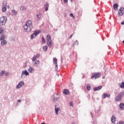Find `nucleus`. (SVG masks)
<instances>
[{
    "mask_svg": "<svg viewBox=\"0 0 124 124\" xmlns=\"http://www.w3.org/2000/svg\"><path fill=\"white\" fill-rule=\"evenodd\" d=\"M23 28L25 31L30 32L32 30V21L31 20L27 21L25 25H24Z\"/></svg>",
    "mask_w": 124,
    "mask_h": 124,
    "instance_id": "obj_1",
    "label": "nucleus"
},
{
    "mask_svg": "<svg viewBox=\"0 0 124 124\" xmlns=\"http://www.w3.org/2000/svg\"><path fill=\"white\" fill-rule=\"evenodd\" d=\"M124 95V91L120 92L118 95L115 98V101L116 102H120L123 100Z\"/></svg>",
    "mask_w": 124,
    "mask_h": 124,
    "instance_id": "obj_2",
    "label": "nucleus"
},
{
    "mask_svg": "<svg viewBox=\"0 0 124 124\" xmlns=\"http://www.w3.org/2000/svg\"><path fill=\"white\" fill-rule=\"evenodd\" d=\"M7 22V17L2 16L0 17V26H4Z\"/></svg>",
    "mask_w": 124,
    "mask_h": 124,
    "instance_id": "obj_3",
    "label": "nucleus"
},
{
    "mask_svg": "<svg viewBox=\"0 0 124 124\" xmlns=\"http://www.w3.org/2000/svg\"><path fill=\"white\" fill-rule=\"evenodd\" d=\"M40 33V31L39 30H37L35 31H34V33L31 35V39H33V38H35L38 34Z\"/></svg>",
    "mask_w": 124,
    "mask_h": 124,
    "instance_id": "obj_4",
    "label": "nucleus"
},
{
    "mask_svg": "<svg viewBox=\"0 0 124 124\" xmlns=\"http://www.w3.org/2000/svg\"><path fill=\"white\" fill-rule=\"evenodd\" d=\"M100 73H94L91 77V79H97L100 77Z\"/></svg>",
    "mask_w": 124,
    "mask_h": 124,
    "instance_id": "obj_5",
    "label": "nucleus"
},
{
    "mask_svg": "<svg viewBox=\"0 0 124 124\" xmlns=\"http://www.w3.org/2000/svg\"><path fill=\"white\" fill-rule=\"evenodd\" d=\"M53 99L52 100L53 102H56L60 99V95L58 94H54L53 95Z\"/></svg>",
    "mask_w": 124,
    "mask_h": 124,
    "instance_id": "obj_6",
    "label": "nucleus"
},
{
    "mask_svg": "<svg viewBox=\"0 0 124 124\" xmlns=\"http://www.w3.org/2000/svg\"><path fill=\"white\" fill-rule=\"evenodd\" d=\"M123 14H124V8L121 7L120 8L119 11L118 12V17L123 16Z\"/></svg>",
    "mask_w": 124,
    "mask_h": 124,
    "instance_id": "obj_7",
    "label": "nucleus"
},
{
    "mask_svg": "<svg viewBox=\"0 0 124 124\" xmlns=\"http://www.w3.org/2000/svg\"><path fill=\"white\" fill-rule=\"evenodd\" d=\"M53 63L55 65V70H58V59L56 58H53Z\"/></svg>",
    "mask_w": 124,
    "mask_h": 124,
    "instance_id": "obj_8",
    "label": "nucleus"
},
{
    "mask_svg": "<svg viewBox=\"0 0 124 124\" xmlns=\"http://www.w3.org/2000/svg\"><path fill=\"white\" fill-rule=\"evenodd\" d=\"M24 85H25V83L24 82V81H20L16 86V89H20V88H22V87H23Z\"/></svg>",
    "mask_w": 124,
    "mask_h": 124,
    "instance_id": "obj_9",
    "label": "nucleus"
},
{
    "mask_svg": "<svg viewBox=\"0 0 124 124\" xmlns=\"http://www.w3.org/2000/svg\"><path fill=\"white\" fill-rule=\"evenodd\" d=\"M21 74V78H25L23 77V75H26V76H28V75H29V72H28V71H27V70L22 71Z\"/></svg>",
    "mask_w": 124,
    "mask_h": 124,
    "instance_id": "obj_10",
    "label": "nucleus"
},
{
    "mask_svg": "<svg viewBox=\"0 0 124 124\" xmlns=\"http://www.w3.org/2000/svg\"><path fill=\"white\" fill-rule=\"evenodd\" d=\"M111 95H110V94H108L107 93H105L103 94V96L102 98H103V99H105V98H106V97H108V98H109V97H110Z\"/></svg>",
    "mask_w": 124,
    "mask_h": 124,
    "instance_id": "obj_11",
    "label": "nucleus"
},
{
    "mask_svg": "<svg viewBox=\"0 0 124 124\" xmlns=\"http://www.w3.org/2000/svg\"><path fill=\"white\" fill-rule=\"evenodd\" d=\"M102 89V86H99L97 87H94L93 88V91L94 92H96V91H100Z\"/></svg>",
    "mask_w": 124,
    "mask_h": 124,
    "instance_id": "obj_12",
    "label": "nucleus"
},
{
    "mask_svg": "<svg viewBox=\"0 0 124 124\" xmlns=\"http://www.w3.org/2000/svg\"><path fill=\"white\" fill-rule=\"evenodd\" d=\"M63 93L65 95H68V94H69V91L67 89H64Z\"/></svg>",
    "mask_w": 124,
    "mask_h": 124,
    "instance_id": "obj_13",
    "label": "nucleus"
},
{
    "mask_svg": "<svg viewBox=\"0 0 124 124\" xmlns=\"http://www.w3.org/2000/svg\"><path fill=\"white\" fill-rule=\"evenodd\" d=\"M6 44H7V42H6V40H4L1 41V46H5V45H6Z\"/></svg>",
    "mask_w": 124,
    "mask_h": 124,
    "instance_id": "obj_14",
    "label": "nucleus"
},
{
    "mask_svg": "<svg viewBox=\"0 0 124 124\" xmlns=\"http://www.w3.org/2000/svg\"><path fill=\"white\" fill-rule=\"evenodd\" d=\"M40 63V61L39 60H37L35 62V63L34 64V66H36V67H37L38 66V65Z\"/></svg>",
    "mask_w": 124,
    "mask_h": 124,
    "instance_id": "obj_15",
    "label": "nucleus"
},
{
    "mask_svg": "<svg viewBox=\"0 0 124 124\" xmlns=\"http://www.w3.org/2000/svg\"><path fill=\"white\" fill-rule=\"evenodd\" d=\"M41 17H42V14H39L37 15V21H39L41 19Z\"/></svg>",
    "mask_w": 124,
    "mask_h": 124,
    "instance_id": "obj_16",
    "label": "nucleus"
},
{
    "mask_svg": "<svg viewBox=\"0 0 124 124\" xmlns=\"http://www.w3.org/2000/svg\"><path fill=\"white\" fill-rule=\"evenodd\" d=\"M119 107L121 110H124V104L123 103H120Z\"/></svg>",
    "mask_w": 124,
    "mask_h": 124,
    "instance_id": "obj_17",
    "label": "nucleus"
},
{
    "mask_svg": "<svg viewBox=\"0 0 124 124\" xmlns=\"http://www.w3.org/2000/svg\"><path fill=\"white\" fill-rule=\"evenodd\" d=\"M48 7H49V3H46V4L45 5V11H48Z\"/></svg>",
    "mask_w": 124,
    "mask_h": 124,
    "instance_id": "obj_18",
    "label": "nucleus"
},
{
    "mask_svg": "<svg viewBox=\"0 0 124 124\" xmlns=\"http://www.w3.org/2000/svg\"><path fill=\"white\" fill-rule=\"evenodd\" d=\"M118 6H119V5H118V4L115 3L113 5V9H114V10H117L118 9Z\"/></svg>",
    "mask_w": 124,
    "mask_h": 124,
    "instance_id": "obj_19",
    "label": "nucleus"
},
{
    "mask_svg": "<svg viewBox=\"0 0 124 124\" xmlns=\"http://www.w3.org/2000/svg\"><path fill=\"white\" fill-rule=\"evenodd\" d=\"M111 123H112V124H114V123H115V122L116 121V118L115 117V116H112L111 117Z\"/></svg>",
    "mask_w": 124,
    "mask_h": 124,
    "instance_id": "obj_20",
    "label": "nucleus"
},
{
    "mask_svg": "<svg viewBox=\"0 0 124 124\" xmlns=\"http://www.w3.org/2000/svg\"><path fill=\"white\" fill-rule=\"evenodd\" d=\"M52 40L47 41V46L48 47H51V46H52Z\"/></svg>",
    "mask_w": 124,
    "mask_h": 124,
    "instance_id": "obj_21",
    "label": "nucleus"
},
{
    "mask_svg": "<svg viewBox=\"0 0 124 124\" xmlns=\"http://www.w3.org/2000/svg\"><path fill=\"white\" fill-rule=\"evenodd\" d=\"M34 70V69H33L31 67H30V68L28 69V71H29L30 73H32Z\"/></svg>",
    "mask_w": 124,
    "mask_h": 124,
    "instance_id": "obj_22",
    "label": "nucleus"
},
{
    "mask_svg": "<svg viewBox=\"0 0 124 124\" xmlns=\"http://www.w3.org/2000/svg\"><path fill=\"white\" fill-rule=\"evenodd\" d=\"M119 86H120V88L121 89H124V82H123L121 84L119 83Z\"/></svg>",
    "mask_w": 124,
    "mask_h": 124,
    "instance_id": "obj_23",
    "label": "nucleus"
},
{
    "mask_svg": "<svg viewBox=\"0 0 124 124\" xmlns=\"http://www.w3.org/2000/svg\"><path fill=\"white\" fill-rule=\"evenodd\" d=\"M86 89L87 90V91H91V89H92V87H91V85L90 84H87V86H86Z\"/></svg>",
    "mask_w": 124,
    "mask_h": 124,
    "instance_id": "obj_24",
    "label": "nucleus"
},
{
    "mask_svg": "<svg viewBox=\"0 0 124 124\" xmlns=\"http://www.w3.org/2000/svg\"><path fill=\"white\" fill-rule=\"evenodd\" d=\"M55 113L56 115H59V111H60V108H55Z\"/></svg>",
    "mask_w": 124,
    "mask_h": 124,
    "instance_id": "obj_25",
    "label": "nucleus"
},
{
    "mask_svg": "<svg viewBox=\"0 0 124 124\" xmlns=\"http://www.w3.org/2000/svg\"><path fill=\"white\" fill-rule=\"evenodd\" d=\"M20 10H22V11H26V7L24 6H21L20 7Z\"/></svg>",
    "mask_w": 124,
    "mask_h": 124,
    "instance_id": "obj_26",
    "label": "nucleus"
},
{
    "mask_svg": "<svg viewBox=\"0 0 124 124\" xmlns=\"http://www.w3.org/2000/svg\"><path fill=\"white\" fill-rule=\"evenodd\" d=\"M2 4H3L2 7H5L6 5H7V2H6V1H3L2 2Z\"/></svg>",
    "mask_w": 124,
    "mask_h": 124,
    "instance_id": "obj_27",
    "label": "nucleus"
},
{
    "mask_svg": "<svg viewBox=\"0 0 124 124\" xmlns=\"http://www.w3.org/2000/svg\"><path fill=\"white\" fill-rule=\"evenodd\" d=\"M4 39H5V35L3 34L0 37V41H2V40H5Z\"/></svg>",
    "mask_w": 124,
    "mask_h": 124,
    "instance_id": "obj_28",
    "label": "nucleus"
},
{
    "mask_svg": "<svg viewBox=\"0 0 124 124\" xmlns=\"http://www.w3.org/2000/svg\"><path fill=\"white\" fill-rule=\"evenodd\" d=\"M3 74H5V71L2 70L1 72L0 73V77H1Z\"/></svg>",
    "mask_w": 124,
    "mask_h": 124,
    "instance_id": "obj_29",
    "label": "nucleus"
},
{
    "mask_svg": "<svg viewBox=\"0 0 124 124\" xmlns=\"http://www.w3.org/2000/svg\"><path fill=\"white\" fill-rule=\"evenodd\" d=\"M12 13H13L14 15H17V12H16L15 10H13L12 11Z\"/></svg>",
    "mask_w": 124,
    "mask_h": 124,
    "instance_id": "obj_30",
    "label": "nucleus"
},
{
    "mask_svg": "<svg viewBox=\"0 0 124 124\" xmlns=\"http://www.w3.org/2000/svg\"><path fill=\"white\" fill-rule=\"evenodd\" d=\"M43 50L44 51H47L48 50V47L46 46H44L43 47Z\"/></svg>",
    "mask_w": 124,
    "mask_h": 124,
    "instance_id": "obj_31",
    "label": "nucleus"
},
{
    "mask_svg": "<svg viewBox=\"0 0 124 124\" xmlns=\"http://www.w3.org/2000/svg\"><path fill=\"white\" fill-rule=\"evenodd\" d=\"M3 28H2V27H1V28H0V33H2V34H3Z\"/></svg>",
    "mask_w": 124,
    "mask_h": 124,
    "instance_id": "obj_32",
    "label": "nucleus"
},
{
    "mask_svg": "<svg viewBox=\"0 0 124 124\" xmlns=\"http://www.w3.org/2000/svg\"><path fill=\"white\" fill-rule=\"evenodd\" d=\"M47 41H48L49 40H52L51 39V36H50V35H47Z\"/></svg>",
    "mask_w": 124,
    "mask_h": 124,
    "instance_id": "obj_33",
    "label": "nucleus"
},
{
    "mask_svg": "<svg viewBox=\"0 0 124 124\" xmlns=\"http://www.w3.org/2000/svg\"><path fill=\"white\" fill-rule=\"evenodd\" d=\"M2 12H5V11H6V7H2Z\"/></svg>",
    "mask_w": 124,
    "mask_h": 124,
    "instance_id": "obj_34",
    "label": "nucleus"
},
{
    "mask_svg": "<svg viewBox=\"0 0 124 124\" xmlns=\"http://www.w3.org/2000/svg\"><path fill=\"white\" fill-rule=\"evenodd\" d=\"M32 62H35V61H36V56H34L33 57L32 59Z\"/></svg>",
    "mask_w": 124,
    "mask_h": 124,
    "instance_id": "obj_35",
    "label": "nucleus"
},
{
    "mask_svg": "<svg viewBox=\"0 0 124 124\" xmlns=\"http://www.w3.org/2000/svg\"><path fill=\"white\" fill-rule=\"evenodd\" d=\"M42 43H45V39H44V36H42Z\"/></svg>",
    "mask_w": 124,
    "mask_h": 124,
    "instance_id": "obj_36",
    "label": "nucleus"
},
{
    "mask_svg": "<svg viewBox=\"0 0 124 124\" xmlns=\"http://www.w3.org/2000/svg\"><path fill=\"white\" fill-rule=\"evenodd\" d=\"M70 16H71V17H72L73 18V19H74V18H75V16H74V15H73V14L71 13L70 14Z\"/></svg>",
    "mask_w": 124,
    "mask_h": 124,
    "instance_id": "obj_37",
    "label": "nucleus"
},
{
    "mask_svg": "<svg viewBox=\"0 0 124 124\" xmlns=\"http://www.w3.org/2000/svg\"><path fill=\"white\" fill-rule=\"evenodd\" d=\"M78 41H76V42H75L74 43V45H78Z\"/></svg>",
    "mask_w": 124,
    "mask_h": 124,
    "instance_id": "obj_38",
    "label": "nucleus"
},
{
    "mask_svg": "<svg viewBox=\"0 0 124 124\" xmlns=\"http://www.w3.org/2000/svg\"><path fill=\"white\" fill-rule=\"evenodd\" d=\"M36 58H39L40 57V54L37 53L36 55H35Z\"/></svg>",
    "mask_w": 124,
    "mask_h": 124,
    "instance_id": "obj_39",
    "label": "nucleus"
},
{
    "mask_svg": "<svg viewBox=\"0 0 124 124\" xmlns=\"http://www.w3.org/2000/svg\"><path fill=\"white\" fill-rule=\"evenodd\" d=\"M64 3H68V0H63Z\"/></svg>",
    "mask_w": 124,
    "mask_h": 124,
    "instance_id": "obj_40",
    "label": "nucleus"
},
{
    "mask_svg": "<svg viewBox=\"0 0 124 124\" xmlns=\"http://www.w3.org/2000/svg\"><path fill=\"white\" fill-rule=\"evenodd\" d=\"M73 102H70V106L73 107Z\"/></svg>",
    "mask_w": 124,
    "mask_h": 124,
    "instance_id": "obj_41",
    "label": "nucleus"
},
{
    "mask_svg": "<svg viewBox=\"0 0 124 124\" xmlns=\"http://www.w3.org/2000/svg\"><path fill=\"white\" fill-rule=\"evenodd\" d=\"M5 75H6V76H8V75H9V73L6 72V74H5Z\"/></svg>",
    "mask_w": 124,
    "mask_h": 124,
    "instance_id": "obj_42",
    "label": "nucleus"
},
{
    "mask_svg": "<svg viewBox=\"0 0 124 124\" xmlns=\"http://www.w3.org/2000/svg\"><path fill=\"white\" fill-rule=\"evenodd\" d=\"M90 114H91V115H92V118H93V112H90Z\"/></svg>",
    "mask_w": 124,
    "mask_h": 124,
    "instance_id": "obj_43",
    "label": "nucleus"
},
{
    "mask_svg": "<svg viewBox=\"0 0 124 124\" xmlns=\"http://www.w3.org/2000/svg\"><path fill=\"white\" fill-rule=\"evenodd\" d=\"M72 36H73V34H72L70 36V39L72 38Z\"/></svg>",
    "mask_w": 124,
    "mask_h": 124,
    "instance_id": "obj_44",
    "label": "nucleus"
},
{
    "mask_svg": "<svg viewBox=\"0 0 124 124\" xmlns=\"http://www.w3.org/2000/svg\"><path fill=\"white\" fill-rule=\"evenodd\" d=\"M121 25H124V21H122L121 23Z\"/></svg>",
    "mask_w": 124,
    "mask_h": 124,
    "instance_id": "obj_45",
    "label": "nucleus"
},
{
    "mask_svg": "<svg viewBox=\"0 0 124 124\" xmlns=\"http://www.w3.org/2000/svg\"><path fill=\"white\" fill-rule=\"evenodd\" d=\"M61 62H62V56H61Z\"/></svg>",
    "mask_w": 124,
    "mask_h": 124,
    "instance_id": "obj_46",
    "label": "nucleus"
},
{
    "mask_svg": "<svg viewBox=\"0 0 124 124\" xmlns=\"http://www.w3.org/2000/svg\"><path fill=\"white\" fill-rule=\"evenodd\" d=\"M21 101H22L21 100H17V102H21Z\"/></svg>",
    "mask_w": 124,
    "mask_h": 124,
    "instance_id": "obj_47",
    "label": "nucleus"
},
{
    "mask_svg": "<svg viewBox=\"0 0 124 124\" xmlns=\"http://www.w3.org/2000/svg\"><path fill=\"white\" fill-rule=\"evenodd\" d=\"M102 78L103 79H105V76L103 77Z\"/></svg>",
    "mask_w": 124,
    "mask_h": 124,
    "instance_id": "obj_48",
    "label": "nucleus"
},
{
    "mask_svg": "<svg viewBox=\"0 0 124 124\" xmlns=\"http://www.w3.org/2000/svg\"><path fill=\"white\" fill-rule=\"evenodd\" d=\"M55 108H57V105H55Z\"/></svg>",
    "mask_w": 124,
    "mask_h": 124,
    "instance_id": "obj_49",
    "label": "nucleus"
},
{
    "mask_svg": "<svg viewBox=\"0 0 124 124\" xmlns=\"http://www.w3.org/2000/svg\"><path fill=\"white\" fill-rule=\"evenodd\" d=\"M74 0H70V1L72 2Z\"/></svg>",
    "mask_w": 124,
    "mask_h": 124,
    "instance_id": "obj_50",
    "label": "nucleus"
},
{
    "mask_svg": "<svg viewBox=\"0 0 124 124\" xmlns=\"http://www.w3.org/2000/svg\"><path fill=\"white\" fill-rule=\"evenodd\" d=\"M7 7H8V8H9V6H7Z\"/></svg>",
    "mask_w": 124,
    "mask_h": 124,
    "instance_id": "obj_51",
    "label": "nucleus"
},
{
    "mask_svg": "<svg viewBox=\"0 0 124 124\" xmlns=\"http://www.w3.org/2000/svg\"><path fill=\"white\" fill-rule=\"evenodd\" d=\"M64 17H66V16H65Z\"/></svg>",
    "mask_w": 124,
    "mask_h": 124,
    "instance_id": "obj_52",
    "label": "nucleus"
}]
</instances>
